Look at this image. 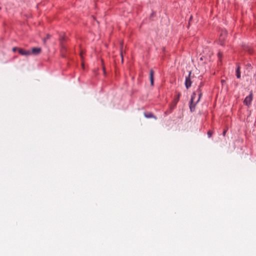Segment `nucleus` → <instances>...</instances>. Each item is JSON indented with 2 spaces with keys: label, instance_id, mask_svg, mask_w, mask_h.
<instances>
[{
  "label": "nucleus",
  "instance_id": "f257e3e1",
  "mask_svg": "<svg viewBox=\"0 0 256 256\" xmlns=\"http://www.w3.org/2000/svg\"><path fill=\"white\" fill-rule=\"evenodd\" d=\"M197 94L198 96V98L195 102L194 100H195V98L196 97V92L193 93L192 95V96L191 99H190V104H191L190 105H192V104H195L196 103H197L199 101V100L202 96V93L201 90L200 88L198 90ZM190 108L192 110V106H190Z\"/></svg>",
  "mask_w": 256,
  "mask_h": 256
},
{
  "label": "nucleus",
  "instance_id": "f03ea898",
  "mask_svg": "<svg viewBox=\"0 0 256 256\" xmlns=\"http://www.w3.org/2000/svg\"><path fill=\"white\" fill-rule=\"evenodd\" d=\"M253 94L250 92L249 96H247L244 100V103L247 106H250L252 100Z\"/></svg>",
  "mask_w": 256,
  "mask_h": 256
},
{
  "label": "nucleus",
  "instance_id": "7ed1b4c3",
  "mask_svg": "<svg viewBox=\"0 0 256 256\" xmlns=\"http://www.w3.org/2000/svg\"><path fill=\"white\" fill-rule=\"evenodd\" d=\"M192 74V72H189V74L188 77H186V81H185V86L187 89H188L192 85V81L190 80V75Z\"/></svg>",
  "mask_w": 256,
  "mask_h": 256
},
{
  "label": "nucleus",
  "instance_id": "20e7f679",
  "mask_svg": "<svg viewBox=\"0 0 256 256\" xmlns=\"http://www.w3.org/2000/svg\"><path fill=\"white\" fill-rule=\"evenodd\" d=\"M42 51L40 48H33L30 50V54L38 55Z\"/></svg>",
  "mask_w": 256,
  "mask_h": 256
},
{
  "label": "nucleus",
  "instance_id": "39448f33",
  "mask_svg": "<svg viewBox=\"0 0 256 256\" xmlns=\"http://www.w3.org/2000/svg\"><path fill=\"white\" fill-rule=\"evenodd\" d=\"M18 52L22 56H28L30 55V50H26L22 48H18Z\"/></svg>",
  "mask_w": 256,
  "mask_h": 256
},
{
  "label": "nucleus",
  "instance_id": "423d86ee",
  "mask_svg": "<svg viewBox=\"0 0 256 256\" xmlns=\"http://www.w3.org/2000/svg\"><path fill=\"white\" fill-rule=\"evenodd\" d=\"M154 72L152 70H150V84L151 86L154 85Z\"/></svg>",
  "mask_w": 256,
  "mask_h": 256
},
{
  "label": "nucleus",
  "instance_id": "0eeeda50",
  "mask_svg": "<svg viewBox=\"0 0 256 256\" xmlns=\"http://www.w3.org/2000/svg\"><path fill=\"white\" fill-rule=\"evenodd\" d=\"M240 66H238L236 70V76L238 78H240Z\"/></svg>",
  "mask_w": 256,
  "mask_h": 256
},
{
  "label": "nucleus",
  "instance_id": "6e6552de",
  "mask_svg": "<svg viewBox=\"0 0 256 256\" xmlns=\"http://www.w3.org/2000/svg\"><path fill=\"white\" fill-rule=\"evenodd\" d=\"M144 116L147 118H151L154 117L152 114L151 112H149L148 114L145 113Z\"/></svg>",
  "mask_w": 256,
  "mask_h": 256
},
{
  "label": "nucleus",
  "instance_id": "1a4fd4ad",
  "mask_svg": "<svg viewBox=\"0 0 256 256\" xmlns=\"http://www.w3.org/2000/svg\"><path fill=\"white\" fill-rule=\"evenodd\" d=\"M180 93H178L177 96H176V97L174 99L175 104H176V103L179 100V98H180Z\"/></svg>",
  "mask_w": 256,
  "mask_h": 256
},
{
  "label": "nucleus",
  "instance_id": "9d476101",
  "mask_svg": "<svg viewBox=\"0 0 256 256\" xmlns=\"http://www.w3.org/2000/svg\"><path fill=\"white\" fill-rule=\"evenodd\" d=\"M212 132L210 130H209L208 132V136L209 138H210L212 136Z\"/></svg>",
  "mask_w": 256,
  "mask_h": 256
},
{
  "label": "nucleus",
  "instance_id": "9b49d317",
  "mask_svg": "<svg viewBox=\"0 0 256 256\" xmlns=\"http://www.w3.org/2000/svg\"><path fill=\"white\" fill-rule=\"evenodd\" d=\"M50 35H49V34H47V36H46V38L44 40V42H46V40L49 39V38H50Z\"/></svg>",
  "mask_w": 256,
  "mask_h": 256
},
{
  "label": "nucleus",
  "instance_id": "f8f14e48",
  "mask_svg": "<svg viewBox=\"0 0 256 256\" xmlns=\"http://www.w3.org/2000/svg\"><path fill=\"white\" fill-rule=\"evenodd\" d=\"M120 56L122 57V62H123L124 55H123V52H122V50H121V51H120Z\"/></svg>",
  "mask_w": 256,
  "mask_h": 256
},
{
  "label": "nucleus",
  "instance_id": "ddd939ff",
  "mask_svg": "<svg viewBox=\"0 0 256 256\" xmlns=\"http://www.w3.org/2000/svg\"><path fill=\"white\" fill-rule=\"evenodd\" d=\"M18 48H16V47H15V48H12V50H13L14 52H16V50H18Z\"/></svg>",
  "mask_w": 256,
  "mask_h": 256
},
{
  "label": "nucleus",
  "instance_id": "4468645a",
  "mask_svg": "<svg viewBox=\"0 0 256 256\" xmlns=\"http://www.w3.org/2000/svg\"><path fill=\"white\" fill-rule=\"evenodd\" d=\"M82 54H83V52H82L80 54V56H81V58L82 59L83 58V56H82Z\"/></svg>",
  "mask_w": 256,
  "mask_h": 256
},
{
  "label": "nucleus",
  "instance_id": "2eb2a0df",
  "mask_svg": "<svg viewBox=\"0 0 256 256\" xmlns=\"http://www.w3.org/2000/svg\"><path fill=\"white\" fill-rule=\"evenodd\" d=\"M226 130H224V131L223 134H222L224 136H225L226 133Z\"/></svg>",
  "mask_w": 256,
  "mask_h": 256
},
{
  "label": "nucleus",
  "instance_id": "dca6fc26",
  "mask_svg": "<svg viewBox=\"0 0 256 256\" xmlns=\"http://www.w3.org/2000/svg\"><path fill=\"white\" fill-rule=\"evenodd\" d=\"M247 66L250 68H251V66L250 64H248L247 65Z\"/></svg>",
  "mask_w": 256,
  "mask_h": 256
}]
</instances>
